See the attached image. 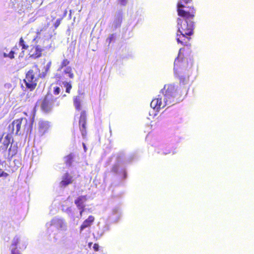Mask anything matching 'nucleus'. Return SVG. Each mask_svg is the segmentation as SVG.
<instances>
[{"label":"nucleus","instance_id":"dca6fc26","mask_svg":"<svg viewBox=\"0 0 254 254\" xmlns=\"http://www.w3.org/2000/svg\"><path fill=\"white\" fill-rule=\"evenodd\" d=\"M63 73L67 74L68 76L71 78H73L74 75L72 71V68L71 66H68L64 68Z\"/></svg>","mask_w":254,"mask_h":254},{"label":"nucleus","instance_id":"4468645a","mask_svg":"<svg viewBox=\"0 0 254 254\" xmlns=\"http://www.w3.org/2000/svg\"><path fill=\"white\" fill-rule=\"evenodd\" d=\"M182 49H180V52L179 53L178 57L175 59L174 62V69L175 70H177L179 67H184L185 64V62L184 61V60L182 58L180 59V51L182 50Z\"/></svg>","mask_w":254,"mask_h":254},{"label":"nucleus","instance_id":"423d86ee","mask_svg":"<svg viewBox=\"0 0 254 254\" xmlns=\"http://www.w3.org/2000/svg\"><path fill=\"white\" fill-rule=\"evenodd\" d=\"M55 100L56 99L52 95L46 94L41 102L40 107L42 111L45 113L50 112L52 109Z\"/></svg>","mask_w":254,"mask_h":254},{"label":"nucleus","instance_id":"aec40b11","mask_svg":"<svg viewBox=\"0 0 254 254\" xmlns=\"http://www.w3.org/2000/svg\"><path fill=\"white\" fill-rule=\"evenodd\" d=\"M10 143V136L9 134H7L4 138L3 141V145L4 146L5 149H7L9 144Z\"/></svg>","mask_w":254,"mask_h":254},{"label":"nucleus","instance_id":"6ab92c4d","mask_svg":"<svg viewBox=\"0 0 254 254\" xmlns=\"http://www.w3.org/2000/svg\"><path fill=\"white\" fill-rule=\"evenodd\" d=\"M69 64H70V61L68 59H64L62 61V62L60 65L59 70H62L64 68V67L65 68L66 67L68 66V65H69Z\"/></svg>","mask_w":254,"mask_h":254},{"label":"nucleus","instance_id":"412c9836","mask_svg":"<svg viewBox=\"0 0 254 254\" xmlns=\"http://www.w3.org/2000/svg\"><path fill=\"white\" fill-rule=\"evenodd\" d=\"M63 84L65 87V91L67 93H70V90L72 88V85L70 82H63Z\"/></svg>","mask_w":254,"mask_h":254},{"label":"nucleus","instance_id":"7c9ffc66","mask_svg":"<svg viewBox=\"0 0 254 254\" xmlns=\"http://www.w3.org/2000/svg\"><path fill=\"white\" fill-rule=\"evenodd\" d=\"M60 92V88L59 87H56L54 89V93L56 95H58Z\"/></svg>","mask_w":254,"mask_h":254},{"label":"nucleus","instance_id":"f3484780","mask_svg":"<svg viewBox=\"0 0 254 254\" xmlns=\"http://www.w3.org/2000/svg\"><path fill=\"white\" fill-rule=\"evenodd\" d=\"M73 105L76 110L79 111L81 109V101L79 97H75L73 98Z\"/></svg>","mask_w":254,"mask_h":254},{"label":"nucleus","instance_id":"ddd939ff","mask_svg":"<svg viewBox=\"0 0 254 254\" xmlns=\"http://www.w3.org/2000/svg\"><path fill=\"white\" fill-rule=\"evenodd\" d=\"M87 200V197L86 195H81L78 196L74 200V203L76 204L78 208H83L85 207L84 203Z\"/></svg>","mask_w":254,"mask_h":254},{"label":"nucleus","instance_id":"0eeeda50","mask_svg":"<svg viewBox=\"0 0 254 254\" xmlns=\"http://www.w3.org/2000/svg\"><path fill=\"white\" fill-rule=\"evenodd\" d=\"M86 119L87 115L85 111H82L80 113L79 121V129L83 138H85L87 135L86 130Z\"/></svg>","mask_w":254,"mask_h":254},{"label":"nucleus","instance_id":"5701e85b","mask_svg":"<svg viewBox=\"0 0 254 254\" xmlns=\"http://www.w3.org/2000/svg\"><path fill=\"white\" fill-rule=\"evenodd\" d=\"M122 21V16H119L118 17H117L114 21L115 27L117 28L118 27H120L121 25Z\"/></svg>","mask_w":254,"mask_h":254},{"label":"nucleus","instance_id":"4be33fe9","mask_svg":"<svg viewBox=\"0 0 254 254\" xmlns=\"http://www.w3.org/2000/svg\"><path fill=\"white\" fill-rule=\"evenodd\" d=\"M19 242L20 239L17 236L15 237L12 241L11 247L17 248V246L19 243Z\"/></svg>","mask_w":254,"mask_h":254},{"label":"nucleus","instance_id":"b1692460","mask_svg":"<svg viewBox=\"0 0 254 254\" xmlns=\"http://www.w3.org/2000/svg\"><path fill=\"white\" fill-rule=\"evenodd\" d=\"M14 54H15L14 52H13L11 50L8 54L4 53V57H8L10 59H12L14 58Z\"/></svg>","mask_w":254,"mask_h":254},{"label":"nucleus","instance_id":"bb28decb","mask_svg":"<svg viewBox=\"0 0 254 254\" xmlns=\"http://www.w3.org/2000/svg\"><path fill=\"white\" fill-rule=\"evenodd\" d=\"M57 223L60 226V227L61 228H62L63 227H65V224L62 220L58 219L57 220Z\"/></svg>","mask_w":254,"mask_h":254},{"label":"nucleus","instance_id":"2eb2a0df","mask_svg":"<svg viewBox=\"0 0 254 254\" xmlns=\"http://www.w3.org/2000/svg\"><path fill=\"white\" fill-rule=\"evenodd\" d=\"M74 156L72 153L66 155L64 157V163L67 167H70L73 161Z\"/></svg>","mask_w":254,"mask_h":254},{"label":"nucleus","instance_id":"a211bd4d","mask_svg":"<svg viewBox=\"0 0 254 254\" xmlns=\"http://www.w3.org/2000/svg\"><path fill=\"white\" fill-rule=\"evenodd\" d=\"M19 45L22 47V49L23 50L22 53L23 54L24 51L28 49L29 46L26 44L22 37H21L19 39Z\"/></svg>","mask_w":254,"mask_h":254},{"label":"nucleus","instance_id":"4c0bfd02","mask_svg":"<svg viewBox=\"0 0 254 254\" xmlns=\"http://www.w3.org/2000/svg\"><path fill=\"white\" fill-rule=\"evenodd\" d=\"M113 170L115 172H117L116 169H115V167H114L113 168Z\"/></svg>","mask_w":254,"mask_h":254},{"label":"nucleus","instance_id":"7ed1b4c3","mask_svg":"<svg viewBox=\"0 0 254 254\" xmlns=\"http://www.w3.org/2000/svg\"><path fill=\"white\" fill-rule=\"evenodd\" d=\"M195 14H193V17H189L188 16L179 15L183 19L178 18V31L186 35H193L194 28V19Z\"/></svg>","mask_w":254,"mask_h":254},{"label":"nucleus","instance_id":"e433bc0d","mask_svg":"<svg viewBox=\"0 0 254 254\" xmlns=\"http://www.w3.org/2000/svg\"><path fill=\"white\" fill-rule=\"evenodd\" d=\"M56 76H57V77L58 78H59V79H61V75H56Z\"/></svg>","mask_w":254,"mask_h":254},{"label":"nucleus","instance_id":"cd10ccee","mask_svg":"<svg viewBox=\"0 0 254 254\" xmlns=\"http://www.w3.org/2000/svg\"><path fill=\"white\" fill-rule=\"evenodd\" d=\"M11 254H21L17 250V248H12L11 250Z\"/></svg>","mask_w":254,"mask_h":254},{"label":"nucleus","instance_id":"f8f14e48","mask_svg":"<svg viewBox=\"0 0 254 254\" xmlns=\"http://www.w3.org/2000/svg\"><path fill=\"white\" fill-rule=\"evenodd\" d=\"M95 220V218L92 215H90L86 219H85L80 227V231L81 232L84 229L91 226Z\"/></svg>","mask_w":254,"mask_h":254},{"label":"nucleus","instance_id":"1a4fd4ad","mask_svg":"<svg viewBox=\"0 0 254 254\" xmlns=\"http://www.w3.org/2000/svg\"><path fill=\"white\" fill-rule=\"evenodd\" d=\"M38 125V133L40 136H43L47 133L51 127L50 122L44 120L40 121Z\"/></svg>","mask_w":254,"mask_h":254},{"label":"nucleus","instance_id":"2f4dec72","mask_svg":"<svg viewBox=\"0 0 254 254\" xmlns=\"http://www.w3.org/2000/svg\"><path fill=\"white\" fill-rule=\"evenodd\" d=\"M99 246L98 244H94L93 245V250L95 252H98L99 250Z\"/></svg>","mask_w":254,"mask_h":254},{"label":"nucleus","instance_id":"a878e982","mask_svg":"<svg viewBox=\"0 0 254 254\" xmlns=\"http://www.w3.org/2000/svg\"><path fill=\"white\" fill-rule=\"evenodd\" d=\"M172 152L171 149H167V148H164L162 149V153L165 155H167ZM174 153V152H173Z\"/></svg>","mask_w":254,"mask_h":254},{"label":"nucleus","instance_id":"c85d7f7f","mask_svg":"<svg viewBox=\"0 0 254 254\" xmlns=\"http://www.w3.org/2000/svg\"><path fill=\"white\" fill-rule=\"evenodd\" d=\"M8 176V174L7 173L4 172L0 168V177H7Z\"/></svg>","mask_w":254,"mask_h":254},{"label":"nucleus","instance_id":"f704fd0d","mask_svg":"<svg viewBox=\"0 0 254 254\" xmlns=\"http://www.w3.org/2000/svg\"><path fill=\"white\" fill-rule=\"evenodd\" d=\"M120 3L123 5H125L127 3V0H119Z\"/></svg>","mask_w":254,"mask_h":254},{"label":"nucleus","instance_id":"6e6552de","mask_svg":"<svg viewBox=\"0 0 254 254\" xmlns=\"http://www.w3.org/2000/svg\"><path fill=\"white\" fill-rule=\"evenodd\" d=\"M192 35H186L182 32L177 31L176 34V40L178 44H180L184 46H190V41L191 36Z\"/></svg>","mask_w":254,"mask_h":254},{"label":"nucleus","instance_id":"20e7f679","mask_svg":"<svg viewBox=\"0 0 254 254\" xmlns=\"http://www.w3.org/2000/svg\"><path fill=\"white\" fill-rule=\"evenodd\" d=\"M34 67L35 68V70L33 69L28 70L24 79L26 88L30 91L33 90L36 88L39 78L44 77V75L41 76L40 69L37 65H35Z\"/></svg>","mask_w":254,"mask_h":254},{"label":"nucleus","instance_id":"9b49d317","mask_svg":"<svg viewBox=\"0 0 254 254\" xmlns=\"http://www.w3.org/2000/svg\"><path fill=\"white\" fill-rule=\"evenodd\" d=\"M73 182L72 177L69 173H65L62 177L61 181L60 183V186L61 188H65Z\"/></svg>","mask_w":254,"mask_h":254},{"label":"nucleus","instance_id":"c756f323","mask_svg":"<svg viewBox=\"0 0 254 254\" xmlns=\"http://www.w3.org/2000/svg\"><path fill=\"white\" fill-rule=\"evenodd\" d=\"M61 19H58L55 23H54V27L55 28H57L61 24Z\"/></svg>","mask_w":254,"mask_h":254},{"label":"nucleus","instance_id":"58836bf2","mask_svg":"<svg viewBox=\"0 0 254 254\" xmlns=\"http://www.w3.org/2000/svg\"><path fill=\"white\" fill-rule=\"evenodd\" d=\"M92 243H89V246L90 247V246H91V245H92Z\"/></svg>","mask_w":254,"mask_h":254},{"label":"nucleus","instance_id":"473e14b6","mask_svg":"<svg viewBox=\"0 0 254 254\" xmlns=\"http://www.w3.org/2000/svg\"><path fill=\"white\" fill-rule=\"evenodd\" d=\"M12 51L14 52V54L17 55L18 52H19V48H18V47L17 46H15L12 50Z\"/></svg>","mask_w":254,"mask_h":254},{"label":"nucleus","instance_id":"c9c22d12","mask_svg":"<svg viewBox=\"0 0 254 254\" xmlns=\"http://www.w3.org/2000/svg\"><path fill=\"white\" fill-rule=\"evenodd\" d=\"M82 145H83V148H84V150H85V151H86V145H85V143H82Z\"/></svg>","mask_w":254,"mask_h":254},{"label":"nucleus","instance_id":"39448f33","mask_svg":"<svg viewBox=\"0 0 254 254\" xmlns=\"http://www.w3.org/2000/svg\"><path fill=\"white\" fill-rule=\"evenodd\" d=\"M192 0H180L177 3V12L178 15L193 17L195 14V9L193 5L187 6L186 5L191 2Z\"/></svg>","mask_w":254,"mask_h":254},{"label":"nucleus","instance_id":"f257e3e1","mask_svg":"<svg viewBox=\"0 0 254 254\" xmlns=\"http://www.w3.org/2000/svg\"><path fill=\"white\" fill-rule=\"evenodd\" d=\"M189 78L180 77V83L184 85L187 83ZM189 88L187 86L176 88L173 84L165 85L164 87L163 93L164 101L162 102V97L158 95L157 97L153 99L150 103V106L154 110L158 111L166 106H171L182 101L187 96Z\"/></svg>","mask_w":254,"mask_h":254},{"label":"nucleus","instance_id":"393cba45","mask_svg":"<svg viewBox=\"0 0 254 254\" xmlns=\"http://www.w3.org/2000/svg\"><path fill=\"white\" fill-rule=\"evenodd\" d=\"M115 35L114 34H111L109 37L107 39L106 41L108 43V45H109L112 41L115 39Z\"/></svg>","mask_w":254,"mask_h":254},{"label":"nucleus","instance_id":"72a5a7b5","mask_svg":"<svg viewBox=\"0 0 254 254\" xmlns=\"http://www.w3.org/2000/svg\"><path fill=\"white\" fill-rule=\"evenodd\" d=\"M79 210H80V216H82V213L85 210V207H83V208H78Z\"/></svg>","mask_w":254,"mask_h":254},{"label":"nucleus","instance_id":"9d476101","mask_svg":"<svg viewBox=\"0 0 254 254\" xmlns=\"http://www.w3.org/2000/svg\"><path fill=\"white\" fill-rule=\"evenodd\" d=\"M43 49L39 45L33 46L29 51V57L33 59H37L42 56Z\"/></svg>","mask_w":254,"mask_h":254},{"label":"nucleus","instance_id":"f03ea898","mask_svg":"<svg viewBox=\"0 0 254 254\" xmlns=\"http://www.w3.org/2000/svg\"><path fill=\"white\" fill-rule=\"evenodd\" d=\"M34 118H21L14 120L9 125L8 129L10 133L15 135L27 134L32 130Z\"/></svg>","mask_w":254,"mask_h":254}]
</instances>
